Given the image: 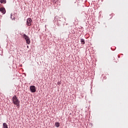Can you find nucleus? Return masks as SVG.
<instances>
[{
    "mask_svg": "<svg viewBox=\"0 0 128 128\" xmlns=\"http://www.w3.org/2000/svg\"><path fill=\"white\" fill-rule=\"evenodd\" d=\"M58 16H56L54 18L55 20H58Z\"/></svg>",
    "mask_w": 128,
    "mask_h": 128,
    "instance_id": "obj_11",
    "label": "nucleus"
},
{
    "mask_svg": "<svg viewBox=\"0 0 128 128\" xmlns=\"http://www.w3.org/2000/svg\"><path fill=\"white\" fill-rule=\"evenodd\" d=\"M55 124L57 128H58V126H60V123L58 122H56Z\"/></svg>",
    "mask_w": 128,
    "mask_h": 128,
    "instance_id": "obj_9",
    "label": "nucleus"
},
{
    "mask_svg": "<svg viewBox=\"0 0 128 128\" xmlns=\"http://www.w3.org/2000/svg\"><path fill=\"white\" fill-rule=\"evenodd\" d=\"M0 12L4 14H6V8H0Z\"/></svg>",
    "mask_w": 128,
    "mask_h": 128,
    "instance_id": "obj_5",
    "label": "nucleus"
},
{
    "mask_svg": "<svg viewBox=\"0 0 128 128\" xmlns=\"http://www.w3.org/2000/svg\"><path fill=\"white\" fill-rule=\"evenodd\" d=\"M52 2H54V4H56V2H58V0H52Z\"/></svg>",
    "mask_w": 128,
    "mask_h": 128,
    "instance_id": "obj_10",
    "label": "nucleus"
},
{
    "mask_svg": "<svg viewBox=\"0 0 128 128\" xmlns=\"http://www.w3.org/2000/svg\"><path fill=\"white\" fill-rule=\"evenodd\" d=\"M32 18H28L27 20H26V24L28 26H32Z\"/></svg>",
    "mask_w": 128,
    "mask_h": 128,
    "instance_id": "obj_4",
    "label": "nucleus"
},
{
    "mask_svg": "<svg viewBox=\"0 0 128 128\" xmlns=\"http://www.w3.org/2000/svg\"><path fill=\"white\" fill-rule=\"evenodd\" d=\"M12 100L13 102V104H14L16 106H20V100L18 99V97L16 96H14L12 98Z\"/></svg>",
    "mask_w": 128,
    "mask_h": 128,
    "instance_id": "obj_1",
    "label": "nucleus"
},
{
    "mask_svg": "<svg viewBox=\"0 0 128 128\" xmlns=\"http://www.w3.org/2000/svg\"><path fill=\"white\" fill-rule=\"evenodd\" d=\"M80 42H81V43L82 44H84V39H82V38H81L80 39Z\"/></svg>",
    "mask_w": 128,
    "mask_h": 128,
    "instance_id": "obj_8",
    "label": "nucleus"
},
{
    "mask_svg": "<svg viewBox=\"0 0 128 128\" xmlns=\"http://www.w3.org/2000/svg\"><path fill=\"white\" fill-rule=\"evenodd\" d=\"M27 48H28V46H27Z\"/></svg>",
    "mask_w": 128,
    "mask_h": 128,
    "instance_id": "obj_13",
    "label": "nucleus"
},
{
    "mask_svg": "<svg viewBox=\"0 0 128 128\" xmlns=\"http://www.w3.org/2000/svg\"><path fill=\"white\" fill-rule=\"evenodd\" d=\"M23 38H24V40H26V43L28 44H30V37L26 36V34H23Z\"/></svg>",
    "mask_w": 128,
    "mask_h": 128,
    "instance_id": "obj_2",
    "label": "nucleus"
},
{
    "mask_svg": "<svg viewBox=\"0 0 128 128\" xmlns=\"http://www.w3.org/2000/svg\"><path fill=\"white\" fill-rule=\"evenodd\" d=\"M30 90L32 92H36V86H30Z\"/></svg>",
    "mask_w": 128,
    "mask_h": 128,
    "instance_id": "obj_3",
    "label": "nucleus"
},
{
    "mask_svg": "<svg viewBox=\"0 0 128 128\" xmlns=\"http://www.w3.org/2000/svg\"><path fill=\"white\" fill-rule=\"evenodd\" d=\"M0 2L1 4H6V0H0Z\"/></svg>",
    "mask_w": 128,
    "mask_h": 128,
    "instance_id": "obj_7",
    "label": "nucleus"
},
{
    "mask_svg": "<svg viewBox=\"0 0 128 128\" xmlns=\"http://www.w3.org/2000/svg\"><path fill=\"white\" fill-rule=\"evenodd\" d=\"M62 84V82H58V84Z\"/></svg>",
    "mask_w": 128,
    "mask_h": 128,
    "instance_id": "obj_12",
    "label": "nucleus"
},
{
    "mask_svg": "<svg viewBox=\"0 0 128 128\" xmlns=\"http://www.w3.org/2000/svg\"><path fill=\"white\" fill-rule=\"evenodd\" d=\"M3 128H8V124H6V123H3Z\"/></svg>",
    "mask_w": 128,
    "mask_h": 128,
    "instance_id": "obj_6",
    "label": "nucleus"
}]
</instances>
